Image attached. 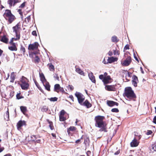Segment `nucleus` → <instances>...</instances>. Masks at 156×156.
<instances>
[{"label": "nucleus", "mask_w": 156, "mask_h": 156, "mask_svg": "<svg viewBox=\"0 0 156 156\" xmlns=\"http://www.w3.org/2000/svg\"><path fill=\"white\" fill-rule=\"evenodd\" d=\"M129 49V47L128 45H126L124 48V49L125 50Z\"/></svg>", "instance_id": "09e8293b"}, {"label": "nucleus", "mask_w": 156, "mask_h": 156, "mask_svg": "<svg viewBox=\"0 0 156 156\" xmlns=\"http://www.w3.org/2000/svg\"><path fill=\"white\" fill-rule=\"evenodd\" d=\"M60 87L59 84H56L54 86V90L55 91L58 93L59 92V89Z\"/></svg>", "instance_id": "4be33fe9"}, {"label": "nucleus", "mask_w": 156, "mask_h": 156, "mask_svg": "<svg viewBox=\"0 0 156 156\" xmlns=\"http://www.w3.org/2000/svg\"><path fill=\"white\" fill-rule=\"evenodd\" d=\"M112 40L113 42H117L118 41L117 40V37L115 36H114L112 37Z\"/></svg>", "instance_id": "2f4dec72"}, {"label": "nucleus", "mask_w": 156, "mask_h": 156, "mask_svg": "<svg viewBox=\"0 0 156 156\" xmlns=\"http://www.w3.org/2000/svg\"><path fill=\"white\" fill-rule=\"evenodd\" d=\"M76 72L80 75L84 76V73L80 68H76Z\"/></svg>", "instance_id": "412c9836"}, {"label": "nucleus", "mask_w": 156, "mask_h": 156, "mask_svg": "<svg viewBox=\"0 0 156 156\" xmlns=\"http://www.w3.org/2000/svg\"><path fill=\"white\" fill-rule=\"evenodd\" d=\"M14 94V92L13 91H12L10 94V95L11 97H12V96H13Z\"/></svg>", "instance_id": "4d7b16f0"}, {"label": "nucleus", "mask_w": 156, "mask_h": 156, "mask_svg": "<svg viewBox=\"0 0 156 156\" xmlns=\"http://www.w3.org/2000/svg\"><path fill=\"white\" fill-rule=\"evenodd\" d=\"M2 52L3 51L0 49V57L2 55Z\"/></svg>", "instance_id": "0e129e2a"}, {"label": "nucleus", "mask_w": 156, "mask_h": 156, "mask_svg": "<svg viewBox=\"0 0 156 156\" xmlns=\"http://www.w3.org/2000/svg\"><path fill=\"white\" fill-rule=\"evenodd\" d=\"M26 122L24 121L20 120L17 123V127L18 130H20L21 129V127L24 125H25Z\"/></svg>", "instance_id": "9d476101"}, {"label": "nucleus", "mask_w": 156, "mask_h": 156, "mask_svg": "<svg viewBox=\"0 0 156 156\" xmlns=\"http://www.w3.org/2000/svg\"><path fill=\"white\" fill-rule=\"evenodd\" d=\"M48 66L50 71H53L54 70V67L51 63H49L48 65Z\"/></svg>", "instance_id": "393cba45"}, {"label": "nucleus", "mask_w": 156, "mask_h": 156, "mask_svg": "<svg viewBox=\"0 0 156 156\" xmlns=\"http://www.w3.org/2000/svg\"><path fill=\"white\" fill-rule=\"evenodd\" d=\"M120 152V150H119L117 151L116 152H115L114 153L115 155H118V154Z\"/></svg>", "instance_id": "864d4df0"}, {"label": "nucleus", "mask_w": 156, "mask_h": 156, "mask_svg": "<svg viewBox=\"0 0 156 156\" xmlns=\"http://www.w3.org/2000/svg\"><path fill=\"white\" fill-rule=\"evenodd\" d=\"M140 70L141 71V73H144V71H143V69L142 68V67H140Z\"/></svg>", "instance_id": "e2e57ef3"}, {"label": "nucleus", "mask_w": 156, "mask_h": 156, "mask_svg": "<svg viewBox=\"0 0 156 156\" xmlns=\"http://www.w3.org/2000/svg\"><path fill=\"white\" fill-rule=\"evenodd\" d=\"M114 55H119V53L118 51L115 50L114 51Z\"/></svg>", "instance_id": "37998d69"}, {"label": "nucleus", "mask_w": 156, "mask_h": 156, "mask_svg": "<svg viewBox=\"0 0 156 156\" xmlns=\"http://www.w3.org/2000/svg\"><path fill=\"white\" fill-rule=\"evenodd\" d=\"M59 120L61 121H63L66 120V118L64 117V115H59Z\"/></svg>", "instance_id": "c756f323"}, {"label": "nucleus", "mask_w": 156, "mask_h": 156, "mask_svg": "<svg viewBox=\"0 0 156 156\" xmlns=\"http://www.w3.org/2000/svg\"><path fill=\"white\" fill-rule=\"evenodd\" d=\"M81 105L86 106L87 108L91 107V104L87 100H86L83 103L82 102V104Z\"/></svg>", "instance_id": "6ab92c4d"}, {"label": "nucleus", "mask_w": 156, "mask_h": 156, "mask_svg": "<svg viewBox=\"0 0 156 156\" xmlns=\"http://www.w3.org/2000/svg\"><path fill=\"white\" fill-rule=\"evenodd\" d=\"M39 45L37 42H35L32 44H30L28 46V49L29 50H37Z\"/></svg>", "instance_id": "423d86ee"}, {"label": "nucleus", "mask_w": 156, "mask_h": 156, "mask_svg": "<svg viewBox=\"0 0 156 156\" xmlns=\"http://www.w3.org/2000/svg\"><path fill=\"white\" fill-rule=\"evenodd\" d=\"M40 77L42 83L46 81L45 77L43 73H40Z\"/></svg>", "instance_id": "5701e85b"}, {"label": "nucleus", "mask_w": 156, "mask_h": 156, "mask_svg": "<svg viewBox=\"0 0 156 156\" xmlns=\"http://www.w3.org/2000/svg\"><path fill=\"white\" fill-rule=\"evenodd\" d=\"M51 135H52V136L53 137H55V138H56V135H55V134H54V133H52L51 134Z\"/></svg>", "instance_id": "052dcab7"}, {"label": "nucleus", "mask_w": 156, "mask_h": 156, "mask_svg": "<svg viewBox=\"0 0 156 156\" xmlns=\"http://www.w3.org/2000/svg\"><path fill=\"white\" fill-rule=\"evenodd\" d=\"M66 112L64 110H62L60 112V114L59 115H64V114Z\"/></svg>", "instance_id": "a19ab883"}, {"label": "nucleus", "mask_w": 156, "mask_h": 156, "mask_svg": "<svg viewBox=\"0 0 156 156\" xmlns=\"http://www.w3.org/2000/svg\"><path fill=\"white\" fill-rule=\"evenodd\" d=\"M20 85L23 89H27L29 85L27 82V80L25 77L23 76L21 80Z\"/></svg>", "instance_id": "20e7f679"}, {"label": "nucleus", "mask_w": 156, "mask_h": 156, "mask_svg": "<svg viewBox=\"0 0 156 156\" xmlns=\"http://www.w3.org/2000/svg\"><path fill=\"white\" fill-rule=\"evenodd\" d=\"M111 111L113 112H119L118 109L116 108H112V109Z\"/></svg>", "instance_id": "58836bf2"}, {"label": "nucleus", "mask_w": 156, "mask_h": 156, "mask_svg": "<svg viewBox=\"0 0 156 156\" xmlns=\"http://www.w3.org/2000/svg\"><path fill=\"white\" fill-rule=\"evenodd\" d=\"M153 122L155 124H156V116L154 117L153 120Z\"/></svg>", "instance_id": "3c124183"}, {"label": "nucleus", "mask_w": 156, "mask_h": 156, "mask_svg": "<svg viewBox=\"0 0 156 156\" xmlns=\"http://www.w3.org/2000/svg\"><path fill=\"white\" fill-rule=\"evenodd\" d=\"M9 49L12 51H16L17 50V48L16 47L15 44L13 43L11 44L10 46L9 47Z\"/></svg>", "instance_id": "2eb2a0df"}, {"label": "nucleus", "mask_w": 156, "mask_h": 156, "mask_svg": "<svg viewBox=\"0 0 156 156\" xmlns=\"http://www.w3.org/2000/svg\"><path fill=\"white\" fill-rule=\"evenodd\" d=\"M21 111L24 114L27 111V108L26 107L21 106L20 107Z\"/></svg>", "instance_id": "a878e982"}, {"label": "nucleus", "mask_w": 156, "mask_h": 156, "mask_svg": "<svg viewBox=\"0 0 156 156\" xmlns=\"http://www.w3.org/2000/svg\"><path fill=\"white\" fill-rule=\"evenodd\" d=\"M59 91H60L62 92H65L64 88L63 87H61L59 89Z\"/></svg>", "instance_id": "de8ad7c7"}, {"label": "nucleus", "mask_w": 156, "mask_h": 156, "mask_svg": "<svg viewBox=\"0 0 156 156\" xmlns=\"http://www.w3.org/2000/svg\"><path fill=\"white\" fill-rule=\"evenodd\" d=\"M33 35L36 36L37 35L36 32V31H33L32 33Z\"/></svg>", "instance_id": "8fccbe9b"}, {"label": "nucleus", "mask_w": 156, "mask_h": 156, "mask_svg": "<svg viewBox=\"0 0 156 156\" xmlns=\"http://www.w3.org/2000/svg\"><path fill=\"white\" fill-rule=\"evenodd\" d=\"M16 34V38H12V39H13L14 40H15V41L18 40L20 39V34H18V33H15Z\"/></svg>", "instance_id": "cd10ccee"}, {"label": "nucleus", "mask_w": 156, "mask_h": 156, "mask_svg": "<svg viewBox=\"0 0 156 156\" xmlns=\"http://www.w3.org/2000/svg\"><path fill=\"white\" fill-rule=\"evenodd\" d=\"M21 51H22L23 53H24L25 52V48L23 46H21L20 48Z\"/></svg>", "instance_id": "ea45409f"}, {"label": "nucleus", "mask_w": 156, "mask_h": 156, "mask_svg": "<svg viewBox=\"0 0 156 156\" xmlns=\"http://www.w3.org/2000/svg\"><path fill=\"white\" fill-rule=\"evenodd\" d=\"M134 58H135V59L137 61H138V62H139V60L138 59V58H137L136 57V55L135 54V53H134Z\"/></svg>", "instance_id": "6e6d98bb"}, {"label": "nucleus", "mask_w": 156, "mask_h": 156, "mask_svg": "<svg viewBox=\"0 0 156 156\" xmlns=\"http://www.w3.org/2000/svg\"><path fill=\"white\" fill-rule=\"evenodd\" d=\"M25 3L24 2L23 3L20 5V6L19 7L20 8H23L25 6Z\"/></svg>", "instance_id": "c03bdc74"}, {"label": "nucleus", "mask_w": 156, "mask_h": 156, "mask_svg": "<svg viewBox=\"0 0 156 156\" xmlns=\"http://www.w3.org/2000/svg\"><path fill=\"white\" fill-rule=\"evenodd\" d=\"M76 128L74 126H71L68 129V132L70 131H74L76 130Z\"/></svg>", "instance_id": "bb28decb"}, {"label": "nucleus", "mask_w": 156, "mask_h": 156, "mask_svg": "<svg viewBox=\"0 0 156 156\" xmlns=\"http://www.w3.org/2000/svg\"><path fill=\"white\" fill-rule=\"evenodd\" d=\"M9 117V111L8 110L6 112V114L5 115V119L7 120H8Z\"/></svg>", "instance_id": "473e14b6"}, {"label": "nucleus", "mask_w": 156, "mask_h": 156, "mask_svg": "<svg viewBox=\"0 0 156 156\" xmlns=\"http://www.w3.org/2000/svg\"><path fill=\"white\" fill-rule=\"evenodd\" d=\"M16 98L18 99H20L23 98V97L20 96V94L19 93L17 94L16 95Z\"/></svg>", "instance_id": "f704fd0d"}, {"label": "nucleus", "mask_w": 156, "mask_h": 156, "mask_svg": "<svg viewBox=\"0 0 156 156\" xmlns=\"http://www.w3.org/2000/svg\"><path fill=\"white\" fill-rule=\"evenodd\" d=\"M105 76L103 75H101L99 76V78L101 80H103Z\"/></svg>", "instance_id": "49530a36"}, {"label": "nucleus", "mask_w": 156, "mask_h": 156, "mask_svg": "<svg viewBox=\"0 0 156 156\" xmlns=\"http://www.w3.org/2000/svg\"><path fill=\"white\" fill-rule=\"evenodd\" d=\"M107 105L109 106L112 107L115 105V104H118L117 103L112 101H107Z\"/></svg>", "instance_id": "aec40b11"}, {"label": "nucleus", "mask_w": 156, "mask_h": 156, "mask_svg": "<svg viewBox=\"0 0 156 156\" xmlns=\"http://www.w3.org/2000/svg\"><path fill=\"white\" fill-rule=\"evenodd\" d=\"M54 77L57 80H58L59 79V76L58 74H55L54 75Z\"/></svg>", "instance_id": "79ce46f5"}, {"label": "nucleus", "mask_w": 156, "mask_h": 156, "mask_svg": "<svg viewBox=\"0 0 156 156\" xmlns=\"http://www.w3.org/2000/svg\"><path fill=\"white\" fill-rule=\"evenodd\" d=\"M106 90L108 91H115V88L114 85H106L105 87Z\"/></svg>", "instance_id": "4468645a"}, {"label": "nucleus", "mask_w": 156, "mask_h": 156, "mask_svg": "<svg viewBox=\"0 0 156 156\" xmlns=\"http://www.w3.org/2000/svg\"><path fill=\"white\" fill-rule=\"evenodd\" d=\"M20 2L19 0H8L7 3L11 7L14 6L17 3Z\"/></svg>", "instance_id": "0eeeda50"}, {"label": "nucleus", "mask_w": 156, "mask_h": 156, "mask_svg": "<svg viewBox=\"0 0 156 156\" xmlns=\"http://www.w3.org/2000/svg\"><path fill=\"white\" fill-rule=\"evenodd\" d=\"M104 118V117L102 116H98L96 117L95 118L96 120L95 126L101 128V129L99 130V131L106 132L104 124L103 122Z\"/></svg>", "instance_id": "f257e3e1"}, {"label": "nucleus", "mask_w": 156, "mask_h": 156, "mask_svg": "<svg viewBox=\"0 0 156 156\" xmlns=\"http://www.w3.org/2000/svg\"><path fill=\"white\" fill-rule=\"evenodd\" d=\"M9 73H8L7 74V77L6 78V80H7L9 78Z\"/></svg>", "instance_id": "774afa93"}, {"label": "nucleus", "mask_w": 156, "mask_h": 156, "mask_svg": "<svg viewBox=\"0 0 156 156\" xmlns=\"http://www.w3.org/2000/svg\"><path fill=\"white\" fill-rule=\"evenodd\" d=\"M152 133V132L151 131H149L148 132H147V134L149 135L151 134Z\"/></svg>", "instance_id": "bf43d9fd"}, {"label": "nucleus", "mask_w": 156, "mask_h": 156, "mask_svg": "<svg viewBox=\"0 0 156 156\" xmlns=\"http://www.w3.org/2000/svg\"><path fill=\"white\" fill-rule=\"evenodd\" d=\"M3 16L9 24L12 23L16 19L14 16L11 13V11L9 10H6L5 11Z\"/></svg>", "instance_id": "7ed1b4c3"}, {"label": "nucleus", "mask_w": 156, "mask_h": 156, "mask_svg": "<svg viewBox=\"0 0 156 156\" xmlns=\"http://www.w3.org/2000/svg\"><path fill=\"white\" fill-rule=\"evenodd\" d=\"M40 61V59L38 56H35L34 61L35 62H38Z\"/></svg>", "instance_id": "c9c22d12"}, {"label": "nucleus", "mask_w": 156, "mask_h": 156, "mask_svg": "<svg viewBox=\"0 0 156 156\" xmlns=\"http://www.w3.org/2000/svg\"><path fill=\"white\" fill-rule=\"evenodd\" d=\"M152 149L154 151H156V142L152 145Z\"/></svg>", "instance_id": "72a5a7b5"}, {"label": "nucleus", "mask_w": 156, "mask_h": 156, "mask_svg": "<svg viewBox=\"0 0 156 156\" xmlns=\"http://www.w3.org/2000/svg\"><path fill=\"white\" fill-rule=\"evenodd\" d=\"M69 98L72 100L73 101H74V98L73 95H70L69 96Z\"/></svg>", "instance_id": "5fc2aeb1"}, {"label": "nucleus", "mask_w": 156, "mask_h": 156, "mask_svg": "<svg viewBox=\"0 0 156 156\" xmlns=\"http://www.w3.org/2000/svg\"><path fill=\"white\" fill-rule=\"evenodd\" d=\"M48 110V108L45 106H43L41 109V111L43 112H46Z\"/></svg>", "instance_id": "c85d7f7f"}, {"label": "nucleus", "mask_w": 156, "mask_h": 156, "mask_svg": "<svg viewBox=\"0 0 156 156\" xmlns=\"http://www.w3.org/2000/svg\"><path fill=\"white\" fill-rule=\"evenodd\" d=\"M118 60L117 58H114L113 57H108V63H112L113 62L116 61Z\"/></svg>", "instance_id": "f3484780"}, {"label": "nucleus", "mask_w": 156, "mask_h": 156, "mask_svg": "<svg viewBox=\"0 0 156 156\" xmlns=\"http://www.w3.org/2000/svg\"><path fill=\"white\" fill-rule=\"evenodd\" d=\"M134 138H137V141H138V140H139L141 138V136L139 135L138 136H136Z\"/></svg>", "instance_id": "603ef678"}, {"label": "nucleus", "mask_w": 156, "mask_h": 156, "mask_svg": "<svg viewBox=\"0 0 156 156\" xmlns=\"http://www.w3.org/2000/svg\"><path fill=\"white\" fill-rule=\"evenodd\" d=\"M102 81L105 84L111 83L112 81V80L109 76H105Z\"/></svg>", "instance_id": "6e6552de"}, {"label": "nucleus", "mask_w": 156, "mask_h": 156, "mask_svg": "<svg viewBox=\"0 0 156 156\" xmlns=\"http://www.w3.org/2000/svg\"><path fill=\"white\" fill-rule=\"evenodd\" d=\"M80 139H78V140H76V141L75 142L76 143H79V142H80Z\"/></svg>", "instance_id": "680f3d73"}, {"label": "nucleus", "mask_w": 156, "mask_h": 156, "mask_svg": "<svg viewBox=\"0 0 156 156\" xmlns=\"http://www.w3.org/2000/svg\"><path fill=\"white\" fill-rule=\"evenodd\" d=\"M88 76L90 79L91 80V81L94 83H95L96 80L95 79V77L94 76L93 73L92 72H90L88 73Z\"/></svg>", "instance_id": "ddd939ff"}, {"label": "nucleus", "mask_w": 156, "mask_h": 156, "mask_svg": "<svg viewBox=\"0 0 156 156\" xmlns=\"http://www.w3.org/2000/svg\"><path fill=\"white\" fill-rule=\"evenodd\" d=\"M75 95L77 98L79 103L82 104L85 99L84 96L81 93L78 92H76Z\"/></svg>", "instance_id": "39448f33"}, {"label": "nucleus", "mask_w": 156, "mask_h": 156, "mask_svg": "<svg viewBox=\"0 0 156 156\" xmlns=\"http://www.w3.org/2000/svg\"><path fill=\"white\" fill-rule=\"evenodd\" d=\"M124 95L130 100L136 97L135 94L130 87H128L125 88Z\"/></svg>", "instance_id": "f03ea898"}, {"label": "nucleus", "mask_w": 156, "mask_h": 156, "mask_svg": "<svg viewBox=\"0 0 156 156\" xmlns=\"http://www.w3.org/2000/svg\"><path fill=\"white\" fill-rule=\"evenodd\" d=\"M131 61V58L130 57L128 56L126 59L122 62V65L125 66H128L130 63Z\"/></svg>", "instance_id": "1a4fd4ad"}, {"label": "nucleus", "mask_w": 156, "mask_h": 156, "mask_svg": "<svg viewBox=\"0 0 156 156\" xmlns=\"http://www.w3.org/2000/svg\"><path fill=\"white\" fill-rule=\"evenodd\" d=\"M4 156H11V155L9 154H8L5 155Z\"/></svg>", "instance_id": "338daca9"}, {"label": "nucleus", "mask_w": 156, "mask_h": 156, "mask_svg": "<svg viewBox=\"0 0 156 156\" xmlns=\"http://www.w3.org/2000/svg\"><path fill=\"white\" fill-rule=\"evenodd\" d=\"M48 99L51 101H55L57 100L58 98L56 97L51 98Z\"/></svg>", "instance_id": "7c9ffc66"}, {"label": "nucleus", "mask_w": 156, "mask_h": 156, "mask_svg": "<svg viewBox=\"0 0 156 156\" xmlns=\"http://www.w3.org/2000/svg\"><path fill=\"white\" fill-rule=\"evenodd\" d=\"M102 62L103 63H104V64H108V62H106V61L105 59H104L102 61Z\"/></svg>", "instance_id": "13d9d810"}, {"label": "nucleus", "mask_w": 156, "mask_h": 156, "mask_svg": "<svg viewBox=\"0 0 156 156\" xmlns=\"http://www.w3.org/2000/svg\"><path fill=\"white\" fill-rule=\"evenodd\" d=\"M68 89H69L71 90H72L74 89V87L72 85H69L67 87Z\"/></svg>", "instance_id": "e433bc0d"}, {"label": "nucleus", "mask_w": 156, "mask_h": 156, "mask_svg": "<svg viewBox=\"0 0 156 156\" xmlns=\"http://www.w3.org/2000/svg\"><path fill=\"white\" fill-rule=\"evenodd\" d=\"M133 80H132V84L136 87L137 86V83L138 82L137 77L136 76H133Z\"/></svg>", "instance_id": "f8f14e48"}, {"label": "nucleus", "mask_w": 156, "mask_h": 156, "mask_svg": "<svg viewBox=\"0 0 156 156\" xmlns=\"http://www.w3.org/2000/svg\"><path fill=\"white\" fill-rule=\"evenodd\" d=\"M26 19V20H27L28 22H29V21L30 20V16H28L27 17Z\"/></svg>", "instance_id": "a18cd8bd"}, {"label": "nucleus", "mask_w": 156, "mask_h": 156, "mask_svg": "<svg viewBox=\"0 0 156 156\" xmlns=\"http://www.w3.org/2000/svg\"><path fill=\"white\" fill-rule=\"evenodd\" d=\"M43 84L44 86L45 89L48 90V91H50V86L49 84V83L48 82L46 81L45 82H44V83H43Z\"/></svg>", "instance_id": "a211bd4d"}, {"label": "nucleus", "mask_w": 156, "mask_h": 156, "mask_svg": "<svg viewBox=\"0 0 156 156\" xmlns=\"http://www.w3.org/2000/svg\"><path fill=\"white\" fill-rule=\"evenodd\" d=\"M20 25L19 23L17 24L15 26L12 27L13 32L15 33H18L20 29Z\"/></svg>", "instance_id": "dca6fc26"}, {"label": "nucleus", "mask_w": 156, "mask_h": 156, "mask_svg": "<svg viewBox=\"0 0 156 156\" xmlns=\"http://www.w3.org/2000/svg\"><path fill=\"white\" fill-rule=\"evenodd\" d=\"M107 75V73H104V75H103L104 76H106Z\"/></svg>", "instance_id": "69168bd1"}, {"label": "nucleus", "mask_w": 156, "mask_h": 156, "mask_svg": "<svg viewBox=\"0 0 156 156\" xmlns=\"http://www.w3.org/2000/svg\"><path fill=\"white\" fill-rule=\"evenodd\" d=\"M137 138H134L133 140L130 143V145L131 147H136L139 144V142L137 141Z\"/></svg>", "instance_id": "9b49d317"}, {"label": "nucleus", "mask_w": 156, "mask_h": 156, "mask_svg": "<svg viewBox=\"0 0 156 156\" xmlns=\"http://www.w3.org/2000/svg\"><path fill=\"white\" fill-rule=\"evenodd\" d=\"M15 75L14 72L11 73L10 76V82H13L15 79Z\"/></svg>", "instance_id": "b1692460"}, {"label": "nucleus", "mask_w": 156, "mask_h": 156, "mask_svg": "<svg viewBox=\"0 0 156 156\" xmlns=\"http://www.w3.org/2000/svg\"><path fill=\"white\" fill-rule=\"evenodd\" d=\"M49 126L51 130H52L53 129V126L52 125V122H49Z\"/></svg>", "instance_id": "4c0bfd02"}]
</instances>
